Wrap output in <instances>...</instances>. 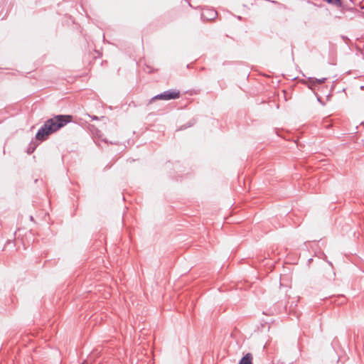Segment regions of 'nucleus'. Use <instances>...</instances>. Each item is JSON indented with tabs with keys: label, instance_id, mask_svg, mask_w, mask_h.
<instances>
[{
	"label": "nucleus",
	"instance_id": "1",
	"mask_svg": "<svg viewBox=\"0 0 364 364\" xmlns=\"http://www.w3.org/2000/svg\"><path fill=\"white\" fill-rule=\"evenodd\" d=\"M73 119V116L69 114H58L47 119L43 125L38 130L36 139L38 141H45L48 136L58 131Z\"/></svg>",
	"mask_w": 364,
	"mask_h": 364
},
{
	"label": "nucleus",
	"instance_id": "2",
	"mask_svg": "<svg viewBox=\"0 0 364 364\" xmlns=\"http://www.w3.org/2000/svg\"><path fill=\"white\" fill-rule=\"evenodd\" d=\"M180 97V92L176 90H169L153 97L150 103L156 100H170L178 99Z\"/></svg>",
	"mask_w": 364,
	"mask_h": 364
},
{
	"label": "nucleus",
	"instance_id": "3",
	"mask_svg": "<svg viewBox=\"0 0 364 364\" xmlns=\"http://www.w3.org/2000/svg\"><path fill=\"white\" fill-rule=\"evenodd\" d=\"M218 16L217 11L213 9H204L201 13V18L206 21H211Z\"/></svg>",
	"mask_w": 364,
	"mask_h": 364
},
{
	"label": "nucleus",
	"instance_id": "4",
	"mask_svg": "<svg viewBox=\"0 0 364 364\" xmlns=\"http://www.w3.org/2000/svg\"><path fill=\"white\" fill-rule=\"evenodd\" d=\"M252 355L247 353L239 361L238 364H252Z\"/></svg>",
	"mask_w": 364,
	"mask_h": 364
},
{
	"label": "nucleus",
	"instance_id": "5",
	"mask_svg": "<svg viewBox=\"0 0 364 364\" xmlns=\"http://www.w3.org/2000/svg\"><path fill=\"white\" fill-rule=\"evenodd\" d=\"M194 123H195V119H192L191 121H190V122H188V125H187V126H186V125H184V126H183V127H181V129H186V128H187V127H191L192 125H193V124H194Z\"/></svg>",
	"mask_w": 364,
	"mask_h": 364
},
{
	"label": "nucleus",
	"instance_id": "6",
	"mask_svg": "<svg viewBox=\"0 0 364 364\" xmlns=\"http://www.w3.org/2000/svg\"><path fill=\"white\" fill-rule=\"evenodd\" d=\"M326 77H323L321 79H317V78H314V80H315L316 82H317L318 84H321V83H323L325 81H326Z\"/></svg>",
	"mask_w": 364,
	"mask_h": 364
},
{
	"label": "nucleus",
	"instance_id": "7",
	"mask_svg": "<svg viewBox=\"0 0 364 364\" xmlns=\"http://www.w3.org/2000/svg\"><path fill=\"white\" fill-rule=\"evenodd\" d=\"M34 150H35V146H30V147L28 149V153L31 154L34 151Z\"/></svg>",
	"mask_w": 364,
	"mask_h": 364
},
{
	"label": "nucleus",
	"instance_id": "8",
	"mask_svg": "<svg viewBox=\"0 0 364 364\" xmlns=\"http://www.w3.org/2000/svg\"><path fill=\"white\" fill-rule=\"evenodd\" d=\"M92 120H98L99 118L97 116H90V115H88Z\"/></svg>",
	"mask_w": 364,
	"mask_h": 364
},
{
	"label": "nucleus",
	"instance_id": "9",
	"mask_svg": "<svg viewBox=\"0 0 364 364\" xmlns=\"http://www.w3.org/2000/svg\"><path fill=\"white\" fill-rule=\"evenodd\" d=\"M360 9H364V6H360Z\"/></svg>",
	"mask_w": 364,
	"mask_h": 364
},
{
	"label": "nucleus",
	"instance_id": "10",
	"mask_svg": "<svg viewBox=\"0 0 364 364\" xmlns=\"http://www.w3.org/2000/svg\"><path fill=\"white\" fill-rule=\"evenodd\" d=\"M361 15L364 16V12H362V13H361Z\"/></svg>",
	"mask_w": 364,
	"mask_h": 364
}]
</instances>
